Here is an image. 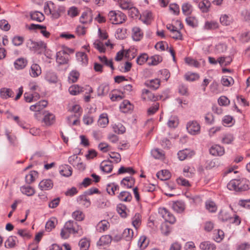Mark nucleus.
<instances>
[{"label":"nucleus","mask_w":250,"mask_h":250,"mask_svg":"<svg viewBox=\"0 0 250 250\" xmlns=\"http://www.w3.org/2000/svg\"><path fill=\"white\" fill-rule=\"evenodd\" d=\"M195 153L193 151L189 149H185L179 151L177 155L179 159L181 161H183L186 159L190 158Z\"/></svg>","instance_id":"4468645a"},{"label":"nucleus","mask_w":250,"mask_h":250,"mask_svg":"<svg viewBox=\"0 0 250 250\" xmlns=\"http://www.w3.org/2000/svg\"><path fill=\"white\" fill-rule=\"evenodd\" d=\"M27 61L23 58H20L16 60L14 62L15 68L17 70L23 69L27 65Z\"/></svg>","instance_id":"a878e982"},{"label":"nucleus","mask_w":250,"mask_h":250,"mask_svg":"<svg viewBox=\"0 0 250 250\" xmlns=\"http://www.w3.org/2000/svg\"><path fill=\"white\" fill-rule=\"evenodd\" d=\"M162 61V57L159 55H154L150 57L148 62L149 65H156Z\"/></svg>","instance_id":"09e8293b"},{"label":"nucleus","mask_w":250,"mask_h":250,"mask_svg":"<svg viewBox=\"0 0 250 250\" xmlns=\"http://www.w3.org/2000/svg\"><path fill=\"white\" fill-rule=\"evenodd\" d=\"M14 93L12 89L7 88H2L0 90V96L3 99H7L10 97H13Z\"/></svg>","instance_id":"bb28decb"},{"label":"nucleus","mask_w":250,"mask_h":250,"mask_svg":"<svg viewBox=\"0 0 250 250\" xmlns=\"http://www.w3.org/2000/svg\"><path fill=\"white\" fill-rule=\"evenodd\" d=\"M53 183L50 179H43L40 182L39 187L42 190H48L52 188Z\"/></svg>","instance_id":"f3484780"},{"label":"nucleus","mask_w":250,"mask_h":250,"mask_svg":"<svg viewBox=\"0 0 250 250\" xmlns=\"http://www.w3.org/2000/svg\"><path fill=\"white\" fill-rule=\"evenodd\" d=\"M64 227L71 233H77L79 235L82 233L81 227L79 226L76 222L73 221L69 220L66 222Z\"/></svg>","instance_id":"39448f33"},{"label":"nucleus","mask_w":250,"mask_h":250,"mask_svg":"<svg viewBox=\"0 0 250 250\" xmlns=\"http://www.w3.org/2000/svg\"><path fill=\"white\" fill-rule=\"evenodd\" d=\"M77 200L79 204L86 208L89 207L91 204L89 199H87L86 196L84 195H82L78 196Z\"/></svg>","instance_id":"e433bc0d"},{"label":"nucleus","mask_w":250,"mask_h":250,"mask_svg":"<svg viewBox=\"0 0 250 250\" xmlns=\"http://www.w3.org/2000/svg\"><path fill=\"white\" fill-rule=\"evenodd\" d=\"M119 187L117 185L114 183H111L107 186L106 190L107 192L110 195H113L115 194V192L118 189Z\"/></svg>","instance_id":"680f3d73"},{"label":"nucleus","mask_w":250,"mask_h":250,"mask_svg":"<svg viewBox=\"0 0 250 250\" xmlns=\"http://www.w3.org/2000/svg\"><path fill=\"white\" fill-rule=\"evenodd\" d=\"M42 73V69L40 65L37 63H33L30 67L29 71L30 75L33 78L39 76Z\"/></svg>","instance_id":"6ab92c4d"},{"label":"nucleus","mask_w":250,"mask_h":250,"mask_svg":"<svg viewBox=\"0 0 250 250\" xmlns=\"http://www.w3.org/2000/svg\"><path fill=\"white\" fill-rule=\"evenodd\" d=\"M38 177V172L36 171H31L29 174L25 176V182L30 184L33 182Z\"/></svg>","instance_id":"ea45409f"},{"label":"nucleus","mask_w":250,"mask_h":250,"mask_svg":"<svg viewBox=\"0 0 250 250\" xmlns=\"http://www.w3.org/2000/svg\"><path fill=\"white\" fill-rule=\"evenodd\" d=\"M187 24L191 27L195 28L198 26V20L194 17H188L186 19Z\"/></svg>","instance_id":"3c124183"},{"label":"nucleus","mask_w":250,"mask_h":250,"mask_svg":"<svg viewBox=\"0 0 250 250\" xmlns=\"http://www.w3.org/2000/svg\"><path fill=\"white\" fill-rule=\"evenodd\" d=\"M141 98L144 101H153L158 100L159 96H155L149 90L144 89L142 91Z\"/></svg>","instance_id":"9b49d317"},{"label":"nucleus","mask_w":250,"mask_h":250,"mask_svg":"<svg viewBox=\"0 0 250 250\" xmlns=\"http://www.w3.org/2000/svg\"><path fill=\"white\" fill-rule=\"evenodd\" d=\"M250 183L246 178H239L231 180L228 184V189L235 191H245L250 188Z\"/></svg>","instance_id":"f257e3e1"},{"label":"nucleus","mask_w":250,"mask_h":250,"mask_svg":"<svg viewBox=\"0 0 250 250\" xmlns=\"http://www.w3.org/2000/svg\"><path fill=\"white\" fill-rule=\"evenodd\" d=\"M126 206L123 204H119L117 206V210L122 217H125L126 216Z\"/></svg>","instance_id":"e2e57ef3"},{"label":"nucleus","mask_w":250,"mask_h":250,"mask_svg":"<svg viewBox=\"0 0 250 250\" xmlns=\"http://www.w3.org/2000/svg\"><path fill=\"white\" fill-rule=\"evenodd\" d=\"M72 216L73 218L78 221L83 220L84 218V214L81 210H80L74 211L72 213Z\"/></svg>","instance_id":"4d7b16f0"},{"label":"nucleus","mask_w":250,"mask_h":250,"mask_svg":"<svg viewBox=\"0 0 250 250\" xmlns=\"http://www.w3.org/2000/svg\"><path fill=\"white\" fill-rule=\"evenodd\" d=\"M200 128V124L196 121H189L187 125L188 132L193 135L199 134Z\"/></svg>","instance_id":"0eeeda50"},{"label":"nucleus","mask_w":250,"mask_h":250,"mask_svg":"<svg viewBox=\"0 0 250 250\" xmlns=\"http://www.w3.org/2000/svg\"><path fill=\"white\" fill-rule=\"evenodd\" d=\"M21 190L23 194L27 196H32L35 193V189L30 186H22L21 188Z\"/></svg>","instance_id":"79ce46f5"},{"label":"nucleus","mask_w":250,"mask_h":250,"mask_svg":"<svg viewBox=\"0 0 250 250\" xmlns=\"http://www.w3.org/2000/svg\"><path fill=\"white\" fill-rule=\"evenodd\" d=\"M60 174L65 177H69L71 175L72 169L69 166L64 165L60 167Z\"/></svg>","instance_id":"7c9ffc66"},{"label":"nucleus","mask_w":250,"mask_h":250,"mask_svg":"<svg viewBox=\"0 0 250 250\" xmlns=\"http://www.w3.org/2000/svg\"><path fill=\"white\" fill-rule=\"evenodd\" d=\"M108 18L112 24H121L125 21V15L120 11H110L108 14Z\"/></svg>","instance_id":"20e7f679"},{"label":"nucleus","mask_w":250,"mask_h":250,"mask_svg":"<svg viewBox=\"0 0 250 250\" xmlns=\"http://www.w3.org/2000/svg\"><path fill=\"white\" fill-rule=\"evenodd\" d=\"M110 227L109 223L105 220L100 221L96 225V230L100 233H103L109 229Z\"/></svg>","instance_id":"2eb2a0df"},{"label":"nucleus","mask_w":250,"mask_h":250,"mask_svg":"<svg viewBox=\"0 0 250 250\" xmlns=\"http://www.w3.org/2000/svg\"><path fill=\"white\" fill-rule=\"evenodd\" d=\"M152 18V13L149 11H145L142 16V20L144 23L148 24Z\"/></svg>","instance_id":"052dcab7"},{"label":"nucleus","mask_w":250,"mask_h":250,"mask_svg":"<svg viewBox=\"0 0 250 250\" xmlns=\"http://www.w3.org/2000/svg\"><path fill=\"white\" fill-rule=\"evenodd\" d=\"M148 242L146 241V237L145 235L141 236L138 242V246L142 250L146 248Z\"/></svg>","instance_id":"13d9d810"},{"label":"nucleus","mask_w":250,"mask_h":250,"mask_svg":"<svg viewBox=\"0 0 250 250\" xmlns=\"http://www.w3.org/2000/svg\"><path fill=\"white\" fill-rule=\"evenodd\" d=\"M113 131L118 134H123L125 131L124 126L120 123L115 124L113 125Z\"/></svg>","instance_id":"5fc2aeb1"},{"label":"nucleus","mask_w":250,"mask_h":250,"mask_svg":"<svg viewBox=\"0 0 250 250\" xmlns=\"http://www.w3.org/2000/svg\"><path fill=\"white\" fill-rule=\"evenodd\" d=\"M16 241L17 238L15 236H11L5 242L4 246L7 248H13L16 245Z\"/></svg>","instance_id":"a18cd8bd"},{"label":"nucleus","mask_w":250,"mask_h":250,"mask_svg":"<svg viewBox=\"0 0 250 250\" xmlns=\"http://www.w3.org/2000/svg\"><path fill=\"white\" fill-rule=\"evenodd\" d=\"M220 21L224 26L229 25L233 21L232 17L229 15L224 14L221 16Z\"/></svg>","instance_id":"c756f323"},{"label":"nucleus","mask_w":250,"mask_h":250,"mask_svg":"<svg viewBox=\"0 0 250 250\" xmlns=\"http://www.w3.org/2000/svg\"><path fill=\"white\" fill-rule=\"evenodd\" d=\"M132 223L135 229H137L141 224V215L137 213L132 219Z\"/></svg>","instance_id":"de8ad7c7"},{"label":"nucleus","mask_w":250,"mask_h":250,"mask_svg":"<svg viewBox=\"0 0 250 250\" xmlns=\"http://www.w3.org/2000/svg\"><path fill=\"white\" fill-rule=\"evenodd\" d=\"M156 175L162 181L167 180L170 177V173L167 170H162L158 172Z\"/></svg>","instance_id":"4c0bfd02"},{"label":"nucleus","mask_w":250,"mask_h":250,"mask_svg":"<svg viewBox=\"0 0 250 250\" xmlns=\"http://www.w3.org/2000/svg\"><path fill=\"white\" fill-rule=\"evenodd\" d=\"M221 83L224 86H229L233 83L234 80L231 77L225 76L222 78Z\"/></svg>","instance_id":"774afa93"},{"label":"nucleus","mask_w":250,"mask_h":250,"mask_svg":"<svg viewBox=\"0 0 250 250\" xmlns=\"http://www.w3.org/2000/svg\"><path fill=\"white\" fill-rule=\"evenodd\" d=\"M118 197L120 201L125 202H129L132 199L131 193L126 191L121 192L118 196Z\"/></svg>","instance_id":"c85d7f7f"},{"label":"nucleus","mask_w":250,"mask_h":250,"mask_svg":"<svg viewBox=\"0 0 250 250\" xmlns=\"http://www.w3.org/2000/svg\"><path fill=\"white\" fill-rule=\"evenodd\" d=\"M219 23L215 21H206L203 26L205 30H214L218 28Z\"/></svg>","instance_id":"2f4dec72"},{"label":"nucleus","mask_w":250,"mask_h":250,"mask_svg":"<svg viewBox=\"0 0 250 250\" xmlns=\"http://www.w3.org/2000/svg\"><path fill=\"white\" fill-rule=\"evenodd\" d=\"M199 8L203 12H207L210 6V2L208 0H203L198 4Z\"/></svg>","instance_id":"a19ab883"},{"label":"nucleus","mask_w":250,"mask_h":250,"mask_svg":"<svg viewBox=\"0 0 250 250\" xmlns=\"http://www.w3.org/2000/svg\"><path fill=\"white\" fill-rule=\"evenodd\" d=\"M42 122L47 126L51 125L55 122V116L48 111H43Z\"/></svg>","instance_id":"1a4fd4ad"},{"label":"nucleus","mask_w":250,"mask_h":250,"mask_svg":"<svg viewBox=\"0 0 250 250\" xmlns=\"http://www.w3.org/2000/svg\"><path fill=\"white\" fill-rule=\"evenodd\" d=\"M27 46L31 49L41 52L46 49V44L42 41L35 42L29 40L27 43Z\"/></svg>","instance_id":"423d86ee"},{"label":"nucleus","mask_w":250,"mask_h":250,"mask_svg":"<svg viewBox=\"0 0 250 250\" xmlns=\"http://www.w3.org/2000/svg\"><path fill=\"white\" fill-rule=\"evenodd\" d=\"M143 32L140 27L135 26L132 29V37L134 41H139L143 37Z\"/></svg>","instance_id":"a211bd4d"},{"label":"nucleus","mask_w":250,"mask_h":250,"mask_svg":"<svg viewBox=\"0 0 250 250\" xmlns=\"http://www.w3.org/2000/svg\"><path fill=\"white\" fill-rule=\"evenodd\" d=\"M44 12L47 15H51L53 19H57L64 13L65 8L63 6H55L54 3L44 6Z\"/></svg>","instance_id":"7ed1b4c3"},{"label":"nucleus","mask_w":250,"mask_h":250,"mask_svg":"<svg viewBox=\"0 0 250 250\" xmlns=\"http://www.w3.org/2000/svg\"><path fill=\"white\" fill-rule=\"evenodd\" d=\"M94 46L100 52L104 53L105 51V46L112 47V45L110 43L109 41L105 42V43L103 42L100 40H97L95 41L93 43Z\"/></svg>","instance_id":"ddd939ff"},{"label":"nucleus","mask_w":250,"mask_h":250,"mask_svg":"<svg viewBox=\"0 0 250 250\" xmlns=\"http://www.w3.org/2000/svg\"><path fill=\"white\" fill-rule=\"evenodd\" d=\"M69 60V56L66 50H62L58 52L56 54V62L61 65L67 63Z\"/></svg>","instance_id":"6e6552de"},{"label":"nucleus","mask_w":250,"mask_h":250,"mask_svg":"<svg viewBox=\"0 0 250 250\" xmlns=\"http://www.w3.org/2000/svg\"><path fill=\"white\" fill-rule=\"evenodd\" d=\"M172 208L177 212L181 213L185 209V204L182 201H177L172 204Z\"/></svg>","instance_id":"cd10ccee"},{"label":"nucleus","mask_w":250,"mask_h":250,"mask_svg":"<svg viewBox=\"0 0 250 250\" xmlns=\"http://www.w3.org/2000/svg\"><path fill=\"white\" fill-rule=\"evenodd\" d=\"M69 92L72 95H76L83 91V88L78 85H73L69 88Z\"/></svg>","instance_id":"603ef678"},{"label":"nucleus","mask_w":250,"mask_h":250,"mask_svg":"<svg viewBox=\"0 0 250 250\" xmlns=\"http://www.w3.org/2000/svg\"><path fill=\"white\" fill-rule=\"evenodd\" d=\"M185 62L189 66L199 67L200 66L199 62L190 57H187L185 59Z\"/></svg>","instance_id":"338daca9"},{"label":"nucleus","mask_w":250,"mask_h":250,"mask_svg":"<svg viewBox=\"0 0 250 250\" xmlns=\"http://www.w3.org/2000/svg\"><path fill=\"white\" fill-rule=\"evenodd\" d=\"M109 91L108 85L103 84L100 85L98 88L97 93L98 96H104L106 95Z\"/></svg>","instance_id":"58836bf2"},{"label":"nucleus","mask_w":250,"mask_h":250,"mask_svg":"<svg viewBox=\"0 0 250 250\" xmlns=\"http://www.w3.org/2000/svg\"><path fill=\"white\" fill-rule=\"evenodd\" d=\"M92 21V12L90 10H87L83 12L80 17V22L83 24L90 23Z\"/></svg>","instance_id":"f8f14e48"},{"label":"nucleus","mask_w":250,"mask_h":250,"mask_svg":"<svg viewBox=\"0 0 250 250\" xmlns=\"http://www.w3.org/2000/svg\"><path fill=\"white\" fill-rule=\"evenodd\" d=\"M108 124V118L106 113L102 114L98 121V125L102 127H105Z\"/></svg>","instance_id":"f704fd0d"},{"label":"nucleus","mask_w":250,"mask_h":250,"mask_svg":"<svg viewBox=\"0 0 250 250\" xmlns=\"http://www.w3.org/2000/svg\"><path fill=\"white\" fill-rule=\"evenodd\" d=\"M234 138L231 134H226L223 135L222 138V143L225 144H231L233 141Z\"/></svg>","instance_id":"6e6d98bb"},{"label":"nucleus","mask_w":250,"mask_h":250,"mask_svg":"<svg viewBox=\"0 0 250 250\" xmlns=\"http://www.w3.org/2000/svg\"><path fill=\"white\" fill-rule=\"evenodd\" d=\"M183 13L185 15H189L192 11V6L188 2H186L183 4L182 6Z\"/></svg>","instance_id":"37998d69"},{"label":"nucleus","mask_w":250,"mask_h":250,"mask_svg":"<svg viewBox=\"0 0 250 250\" xmlns=\"http://www.w3.org/2000/svg\"><path fill=\"white\" fill-rule=\"evenodd\" d=\"M120 108L123 112L125 113L133 109V105L128 100H124L120 104Z\"/></svg>","instance_id":"473e14b6"},{"label":"nucleus","mask_w":250,"mask_h":250,"mask_svg":"<svg viewBox=\"0 0 250 250\" xmlns=\"http://www.w3.org/2000/svg\"><path fill=\"white\" fill-rule=\"evenodd\" d=\"M100 169L105 173L110 172L113 169L112 163L110 161H104L100 165Z\"/></svg>","instance_id":"393cba45"},{"label":"nucleus","mask_w":250,"mask_h":250,"mask_svg":"<svg viewBox=\"0 0 250 250\" xmlns=\"http://www.w3.org/2000/svg\"><path fill=\"white\" fill-rule=\"evenodd\" d=\"M185 78L187 81H194L199 79V76L195 73L188 72L185 74Z\"/></svg>","instance_id":"69168bd1"},{"label":"nucleus","mask_w":250,"mask_h":250,"mask_svg":"<svg viewBox=\"0 0 250 250\" xmlns=\"http://www.w3.org/2000/svg\"><path fill=\"white\" fill-rule=\"evenodd\" d=\"M30 17L32 20L36 21L38 22H42L44 20V16L43 14L39 11L31 12Z\"/></svg>","instance_id":"72a5a7b5"},{"label":"nucleus","mask_w":250,"mask_h":250,"mask_svg":"<svg viewBox=\"0 0 250 250\" xmlns=\"http://www.w3.org/2000/svg\"><path fill=\"white\" fill-rule=\"evenodd\" d=\"M134 184L135 180L131 176L125 177L121 182V186L127 188H130L133 187Z\"/></svg>","instance_id":"5701e85b"},{"label":"nucleus","mask_w":250,"mask_h":250,"mask_svg":"<svg viewBox=\"0 0 250 250\" xmlns=\"http://www.w3.org/2000/svg\"><path fill=\"white\" fill-rule=\"evenodd\" d=\"M47 105V102L42 100L39 102L34 105H32L30 107V109L34 112L41 111Z\"/></svg>","instance_id":"412c9836"},{"label":"nucleus","mask_w":250,"mask_h":250,"mask_svg":"<svg viewBox=\"0 0 250 250\" xmlns=\"http://www.w3.org/2000/svg\"><path fill=\"white\" fill-rule=\"evenodd\" d=\"M112 241V236L110 235H102L97 242V246L109 245Z\"/></svg>","instance_id":"dca6fc26"},{"label":"nucleus","mask_w":250,"mask_h":250,"mask_svg":"<svg viewBox=\"0 0 250 250\" xmlns=\"http://www.w3.org/2000/svg\"><path fill=\"white\" fill-rule=\"evenodd\" d=\"M214 239L217 242H220L223 239L224 236V232L220 229L214 230Z\"/></svg>","instance_id":"864d4df0"},{"label":"nucleus","mask_w":250,"mask_h":250,"mask_svg":"<svg viewBox=\"0 0 250 250\" xmlns=\"http://www.w3.org/2000/svg\"><path fill=\"white\" fill-rule=\"evenodd\" d=\"M45 79L50 83H56L58 81V78L56 74L51 71L46 72Z\"/></svg>","instance_id":"b1692460"},{"label":"nucleus","mask_w":250,"mask_h":250,"mask_svg":"<svg viewBox=\"0 0 250 250\" xmlns=\"http://www.w3.org/2000/svg\"><path fill=\"white\" fill-rule=\"evenodd\" d=\"M209 153L215 156H221L225 154V148L219 145H213L209 149Z\"/></svg>","instance_id":"9d476101"},{"label":"nucleus","mask_w":250,"mask_h":250,"mask_svg":"<svg viewBox=\"0 0 250 250\" xmlns=\"http://www.w3.org/2000/svg\"><path fill=\"white\" fill-rule=\"evenodd\" d=\"M98 58L101 62L104 63L105 65L110 67L112 70L114 69L111 59H107L105 56H99Z\"/></svg>","instance_id":"49530a36"},{"label":"nucleus","mask_w":250,"mask_h":250,"mask_svg":"<svg viewBox=\"0 0 250 250\" xmlns=\"http://www.w3.org/2000/svg\"><path fill=\"white\" fill-rule=\"evenodd\" d=\"M79 245L81 250H87L89 247L90 244L87 239L83 238L79 241Z\"/></svg>","instance_id":"0e129e2a"},{"label":"nucleus","mask_w":250,"mask_h":250,"mask_svg":"<svg viewBox=\"0 0 250 250\" xmlns=\"http://www.w3.org/2000/svg\"><path fill=\"white\" fill-rule=\"evenodd\" d=\"M76 57L79 62L83 65H86L88 62V58L86 54L84 52H80L76 54Z\"/></svg>","instance_id":"c03bdc74"},{"label":"nucleus","mask_w":250,"mask_h":250,"mask_svg":"<svg viewBox=\"0 0 250 250\" xmlns=\"http://www.w3.org/2000/svg\"><path fill=\"white\" fill-rule=\"evenodd\" d=\"M206 207L207 209L211 212H214L217 210V206L215 203L212 201H207L206 202Z\"/></svg>","instance_id":"bf43d9fd"},{"label":"nucleus","mask_w":250,"mask_h":250,"mask_svg":"<svg viewBox=\"0 0 250 250\" xmlns=\"http://www.w3.org/2000/svg\"><path fill=\"white\" fill-rule=\"evenodd\" d=\"M134 233L132 229H126L122 234V237L126 241H130L133 237Z\"/></svg>","instance_id":"8fccbe9b"},{"label":"nucleus","mask_w":250,"mask_h":250,"mask_svg":"<svg viewBox=\"0 0 250 250\" xmlns=\"http://www.w3.org/2000/svg\"><path fill=\"white\" fill-rule=\"evenodd\" d=\"M161 81L159 79L148 80L145 83V85L154 90L157 89L160 85Z\"/></svg>","instance_id":"aec40b11"},{"label":"nucleus","mask_w":250,"mask_h":250,"mask_svg":"<svg viewBox=\"0 0 250 250\" xmlns=\"http://www.w3.org/2000/svg\"><path fill=\"white\" fill-rule=\"evenodd\" d=\"M202 250H215L216 247L215 245L209 241H204L202 242L199 246Z\"/></svg>","instance_id":"c9c22d12"},{"label":"nucleus","mask_w":250,"mask_h":250,"mask_svg":"<svg viewBox=\"0 0 250 250\" xmlns=\"http://www.w3.org/2000/svg\"><path fill=\"white\" fill-rule=\"evenodd\" d=\"M29 28L31 30H33V29L41 30V33L42 34V35L44 37L47 38H49L50 35V33H49V32L47 31L46 30V26H45L32 23L30 25V27Z\"/></svg>","instance_id":"4be33fe9"},{"label":"nucleus","mask_w":250,"mask_h":250,"mask_svg":"<svg viewBox=\"0 0 250 250\" xmlns=\"http://www.w3.org/2000/svg\"><path fill=\"white\" fill-rule=\"evenodd\" d=\"M156 189L155 185L150 183L144 184L141 188V197L146 202L153 199L155 197L154 191Z\"/></svg>","instance_id":"f03ea898"}]
</instances>
